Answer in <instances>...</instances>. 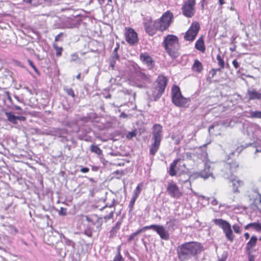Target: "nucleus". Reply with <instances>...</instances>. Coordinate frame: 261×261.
Returning <instances> with one entry per match:
<instances>
[{
  "label": "nucleus",
  "mask_w": 261,
  "mask_h": 261,
  "mask_svg": "<svg viewBox=\"0 0 261 261\" xmlns=\"http://www.w3.org/2000/svg\"><path fill=\"white\" fill-rule=\"evenodd\" d=\"M202 251L200 243L190 242L184 243L177 248V253L179 261H187Z\"/></svg>",
  "instance_id": "1"
},
{
  "label": "nucleus",
  "mask_w": 261,
  "mask_h": 261,
  "mask_svg": "<svg viewBox=\"0 0 261 261\" xmlns=\"http://www.w3.org/2000/svg\"><path fill=\"white\" fill-rule=\"evenodd\" d=\"M163 44L166 50L172 58H175L178 56V40L176 36L168 35L165 38Z\"/></svg>",
  "instance_id": "2"
},
{
  "label": "nucleus",
  "mask_w": 261,
  "mask_h": 261,
  "mask_svg": "<svg viewBox=\"0 0 261 261\" xmlns=\"http://www.w3.org/2000/svg\"><path fill=\"white\" fill-rule=\"evenodd\" d=\"M162 126L160 124H155L153 126L152 143L150 146V153L154 155L159 149L160 143L162 139Z\"/></svg>",
  "instance_id": "3"
},
{
  "label": "nucleus",
  "mask_w": 261,
  "mask_h": 261,
  "mask_svg": "<svg viewBox=\"0 0 261 261\" xmlns=\"http://www.w3.org/2000/svg\"><path fill=\"white\" fill-rule=\"evenodd\" d=\"M168 79L166 77L160 75L158 76L152 90V96L155 101L159 99L164 92L167 86Z\"/></svg>",
  "instance_id": "4"
},
{
  "label": "nucleus",
  "mask_w": 261,
  "mask_h": 261,
  "mask_svg": "<svg viewBox=\"0 0 261 261\" xmlns=\"http://www.w3.org/2000/svg\"><path fill=\"white\" fill-rule=\"evenodd\" d=\"M214 223L220 227L224 233L226 239L232 242L234 236L231 228L230 224L226 221L222 219H215L213 220Z\"/></svg>",
  "instance_id": "5"
},
{
  "label": "nucleus",
  "mask_w": 261,
  "mask_h": 261,
  "mask_svg": "<svg viewBox=\"0 0 261 261\" xmlns=\"http://www.w3.org/2000/svg\"><path fill=\"white\" fill-rule=\"evenodd\" d=\"M172 101L177 107H184L188 99L181 95L179 87L174 86L172 88Z\"/></svg>",
  "instance_id": "6"
},
{
  "label": "nucleus",
  "mask_w": 261,
  "mask_h": 261,
  "mask_svg": "<svg viewBox=\"0 0 261 261\" xmlns=\"http://www.w3.org/2000/svg\"><path fill=\"white\" fill-rule=\"evenodd\" d=\"M238 167L239 164L236 161L225 163L222 170L223 176L229 179L234 176L233 174L237 171Z\"/></svg>",
  "instance_id": "7"
},
{
  "label": "nucleus",
  "mask_w": 261,
  "mask_h": 261,
  "mask_svg": "<svg viewBox=\"0 0 261 261\" xmlns=\"http://www.w3.org/2000/svg\"><path fill=\"white\" fill-rule=\"evenodd\" d=\"M173 17V14L169 11L164 13L160 20L157 21L159 30L164 31L168 29L172 22Z\"/></svg>",
  "instance_id": "8"
},
{
  "label": "nucleus",
  "mask_w": 261,
  "mask_h": 261,
  "mask_svg": "<svg viewBox=\"0 0 261 261\" xmlns=\"http://www.w3.org/2000/svg\"><path fill=\"white\" fill-rule=\"evenodd\" d=\"M195 0L186 1L181 8L182 14L187 17H192L195 14Z\"/></svg>",
  "instance_id": "9"
},
{
  "label": "nucleus",
  "mask_w": 261,
  "mask_h": 261,
  "mask_svg": "<svg viewBox=\"0 0 261 261\" xmlns=\"http://www.w3.org/2000/svg\"><path fill=\"white\" fill-rule=\"evenodd\" d=\"M157 23V21H152L150 17L144 19L143 24L146 33L150 36L153 35L156 30H159Z\"/></svg>",
  "instance_id": "10"
},
{
  "label": "nucleus",
  "mask_w": 261,
  "mask_h": 261,
  "mask_svg": "<svg viewBox=\"0 0 261 261\" xmlns=\"http://www.w3.org/2000/svg\"><path fill=\"white\" fill-rule=\"evenodd\" d=\"M145 228H146V230H154L163 240H168L169 239V234L168 231L162 225L152 224L149 226H145Z\"/></svg>",
  "instance_id": "11"
},
{
  "label": "nucleus",
  "mask_w": 261,
  "mask_h": 261,
  "mask_svg": "<svg viewBox=\"0 0 261 261\" xmlns=\"http://www.w3.org/2000/svg\"><path fill=\"white\" fill-rule=\"evenodd\" d=\"M166 190L168 194L174 198L178 199L182 195V193L180 191L178 187L173 181L168 182Z\"/></svg>",
  "instance_id": "12"
},
{
  "label": "nucleus",
  "mask_w": 261,
  "mask_h": 261,
  "mask_svg": "<svg viewBox=\"0 0 261 261\" xmlns=\"http://www.w3.org/2000/svg\"><path fill=\"white\" fill-rule=\"evenodd\" d=\"M200 28L199 24L196 22L191 24L189 29L186 32L185 35V39L186 40L193 41L197 35Z\"/></svg>",
  "instance_id": "13"
},
{
  "label": "nucleus",
  "mask_w": 261,
  "mask_h": 261,
  "mask_svg": "<svg viewBox=\"0 0 261 261\" xmlns=\"http://www.w3.org/2000/svg\"><path fill=\"white\" fill-rule=\"evenodd\" d=\"M125 37L126 41L130 44H134L138 42L137 34L131 28L126 29Z\"/></svg>",
  "instance_id": "14"
},
{
  "label": "nucleus",
  "mask_w": 261,
  "mask_h": 261,
  "mask_svg": "<svg viewBox=\"0 0 261 261\" xmlns=\"http://www.w3.org/2000/svg\"><path fill=\"white\" fill-rule=\"evenodd\" d=\"M229 181L232 184V190L233 193H240L239 187L242 186L244 182L242 180L239 179L238 177L233 176L230 178Z\"/></svg>",
  "instance_id": "15"
},
{
  "label": "nucleus",
  "mask_w": 261,
  "mask_h": 261,
  "mask_svg": "<svg viewBox=\"0 0 261 261\" xmlns=\"http://www.w3.org/2000/svg\"><path fill=\"white\" fill-rule=\"evenodd\" d=\"M140 59L141 61L144 64H146L149 68L153 67L154 65V61L152 58L147 53L141 54L140 55Z\"/></svg>",
  "instance_id": "16"
},
{
  "label": "nucleus",
  "mask_w": 261,
  "mask_h": 261,
  "mask_svg": "<svg viewBox=\"0 0 261 261\" xmlns=\"http://www.w3.org/2000/svg\"><path fill=\"white\" fill-rule=\"evenodd\" d=\"M247 95L248 96V99L250 100L261 99L260 91H256L254 89L248 90L247 91Z\"/></svg>",
  "instance_id": "17"
},
{
  "label": "nucleus",
  "mask_w": 261,
  "mask_h": 261,
  "mask_svg": "<svg viewBox=\"0 0 261 261\" xmlns=\"http://www.w3.org/2000/svg\"><path fill=\"white\" fill-rule=\"evenodd\" d=\"M178 223L177 219L175 218H170L166 222V225L169 231H174Z\"/></svg>",
  "instance_id": "18"
},
{
  "label": "nucleus",
  "mask_w": 261,
  "mask_h": 261,
  "mask_svg": "<svg viewBox=\"0 0 261 261\" xmlns=\"http://www.w3.org/2000/svg\"><path fill=\"white\" fill-rule=\"evenodd\" d=\"M199 175L200 177L203 178L204 179H206L210 176H212L213 178H214L212 173L210 171V166H205L204 169L199 172Z\"/></svg>",
  "instance_id": "19"
},
{
  "label": "nucleus",
  "mask_w": 261,
  "mask_h": 261,
  "mask_svg": "<svg viewBox=\"0 0 261 261\" xmlns=\"http://www.w3.org/2000/svg\"><path fill=\"white\" fill-rule=\"evenodd\" d=\"M180 159H177L173 161L170 164L169 170V174L171 176H174L176 174V170L175 169L177 163L179 162Z\"/></svg>",
  "instance_id": "20"
},
{
  "label": "nucleus",
  "mask_w": 261,
  "mask_h": 261,
  "mask_svg": "<svg viewBox=\"0 0 261 261\" xmlns=\"http://www.w3.org/2000/svg\"><path fill=\"white\" fill-rule=\"evenodd\" d=\"M178 182L181 184H186L189 182L190 179V175L184 172L179 175Z\"/></svg>",
  "instance_id": "21"
},
{
  "label": "nucleus",
  "mask_w": 261,
  "mask_h": 261,
  "mask_svg": "<svg viewBox=\"0 0 261 261\" xmlns=\"http://www.w3.org/2000/svg\"><path fill=\"white\" fill-rule=\"evenodd\" d=\"M119 55H111L109 59L110 67H111L112 69H115V67L116 62L117 61H119Z\"/></svg>",
  "instance_id": "22"
},
{
  "label": "nucleus",
  "mask_w": 261,
  "mask_h": 261,
  "mask_svg": "<svg viewBox=\"0 0 261 261\" xmlns=\"http://www.w3.org/2000/svg\"><path fill=\"white\" fill-rule=\"evenodd\" d=\"M257 240V237L255 236L251 237L249 241L247 243L246 251H250V249L256 245Z\"/></svg>",
  "instance_id": "23"
},
{
  "label": "nucleus",
  "mask_w": 261,
  "mask_h": 261,
  "mask_svg": "<svg viewBox=\"0 0 261 261\" xmlns=\"http://www.w3.org/2000/svg\"><path fill=\"white\" fill-rule=\"evenodd\" d=\"M192 69L193 71L198 73L200 72L202 70V65L198 59L195 60L194 64L192 66Z\"/></svg>",
  "instance_id": "24"
},
{
  "label": "nucleus",
  "mask_w": 261,
  "mask_h": 261,
  "mask_svg": "<svg viewBox=\"0 0 261 261\" xmlns=\"http://www.w3.org/2000/svg\"><path fill=\"white\" fill-rule=\"evenodd\" d=\"M195 47L197 50L202 52L205 51L204 41L202 38H200L197 40L195 43Z\"/></svg>",
  "instance_id": "25"
},
{
  "label": "nucleus",
  "mask_w": 261,
  "mask_h": 261,
  "mask_svg": "<svg viewBox=\"0 0 261 261\" xmlns=\"http://www.w3.org/2000/svg\"><path fill=\"white\" fill-rule=\"evenodd\" d=\"M5 115L7 116V119L9 122H10L14 124H16L17 123V116L14 115L12 112H6L5 113Z\"/></svg>",
  "instance_id": "26"
},
{
  "label": "nucleus",
  "mask_w": 261,
  "mask_h": 261,
  "mask_svg": "<svg viewBox=\"0 0 261 261\" xmlns=\"http://www.w3.org/2000/svg\"><path fill=\"white\" fill-rule=\"evenodd\" d=\"M249 114V116H248L249 118L261 119V111L251 110Z\"/></svg>",
  "instance_id": "27"
},
{
  "label": "nucleus",
  "mask_w": 261,
  "mask_h": 261,
  "mask_svg": "<svg viewBox=\"0 0 261 261\" xmlns=\"http://www.w3.org/2000/svg\"><path fill=\"white\" fill-rule=\"evenodd\" d=\"M114 199L113 200L112 203L110 204L109 206L110 208H113L112 210L111 211L110 213L108 215H107L104 216V219L106 221L110 220L112 219L113 217L114 213L115 212V208L114 207Z\"/></svg>",
  "instance_id": "28"
},
{
  "label": "nucleus",
  "mask_w": 261,
  "mask_h": 261,
  "mask_svg": "<svg viewBox=\"0 0 261 261\" xmlns=\"http://www.w3.org/2000/svg\"><path fill=\"white\" fill-rule=\"evenodd\" d=\"M146 230V228H145V226L143 227V228H142L141 229H138L137 231H136V232L133 233L129 237V238L127 239V241L128 242H130L131 241H132L136 236H137V235H138L139 234H140V233H141L143 231H144Z\"/></svg>",
  "instance_id": "29"
},
{
  "label": "nucleus",
  "mask_w": 261,
  "mask_h": 261,
  "mask_svg": "<svg viewBox=\"0 0 261 261\" xmlns=\"http://www.w3.org/2000/svg\"><path fill=\"white\" fill-rule=\"evenodd\" d=\"M90 150L91 152H94L97 155H100L102 154V150L97 145H91L90 146Z\"/></svg>",
  "instance_id": "30"
},
{
  "label": "nucleus",
  "mask_w": 261,
  "mask_h": 261,
  "mask_svg": "<svg viewBox=\"0 0 261 261\" xmlns=\"http://www.w3.org/2000/svg\"><path fill=\"white\" fill-rule=\"evenodd\" d=\"M141 186H142L141 184H139L137 186V187H136V189L135 190V191L134 192L133 197L137 199L139 194L141 193Z\"/></svg>",
  "instance_id": "31"
},
{
  "label": "nucleus",
  "mask_w": 261,
  "mask_h": 261,
  "mask_svg": "<svg viewBox=\"0 0 261 261\" xmlns=\"http://www.w3.org/2000/svg\"><path fill=\"white\" fill-rule=\"evenodd\" d=\"M138 76L140 77L143 80L146 82H149L150 79L148 75L146 74L144 72H140L138 73Z\"/></svg>",
  "instance_id": "32"
},
{
  "label": "nucleus",
  "mask_w": 261,
  "mask_h": 261,
  "mask_svg": "<svg viewBox=\"0 0 261 261\" xmlns=\"http://www.w3.org/2000/svg\"><path fill=\"white\" fill-rule=\"evenodd\" d=\"M7 230L8 232L13 234H15L18 232L17 229L12 225L9 226Z\"/></svg>",
  "instance_id": "33"
},
{
  "label": "nucleus",
  "mask_w": 261,
  "mask_h": 261,
  "mask_svg": "<svg viewBox=\"0 0 261 261\" xmlns=\"http://www.w3.org/2000/svg\"><path fill=\"white\" fill-rule=\"evenodd\" d=\"M251 227L257 231L261 232V223L256 222L251 223Z\"/></svg>",
  "instance_id": "34"
},
{
  "label": "nucleus",
  "mask_w": 261,
  "mask_h": 261,
  "mask_svg": "<svg viewBox=\"0 0 261 261\" xmlns=\"http://www.w3.org/2000/svg\"><path fill=\"white\" fill-rule=\"evenodd\" d=\"M64 90L68 95L71 96L73 98L75 97V94L72 89L65 87L64 88Z\"/></svg>",
  "instance_id": "35"
},
{
  "label": "nucleus",
  "mask_w": 261,
  "mask_h": 261,
  "mask_svg": "<svg viewBox=\"0 0 261 261\" xmlns=\"http://www.w3.org/2000/svg\"><path fill=\"white\" fill-rule=\"evenodd\" d=\"M54 47L55 49L56 50V56L57 57L61 56L63 50L62 47H59L56 44H54Z\"/></svg>",
  "instance_id": "36"
},
{
  "label": "nucleus",
  "mask_w": 261,
  "mask_h": 261,
  "mask_svg": "<svg viewBox=\"0 0 261 261\" xmlns=\"http://www.w3.org/2000/svg\"><path fill=\"white\" fill-rule=\"evenodd\" d=\"M217 60L218 61L219 65L220 66V68H223L224 67V62L220 55H217Z\"/></svg>",
  "instance_id": "37"
},
{
  "label": "nucleus",
  "mask_w": 261,
  "mask_h": 261,
  "mask_svg": "<svg viewBox=\"0 0 261 261\" xmlns=\"http://www.w3.org/2000/svg\"><path fill=\"white\" fill-rule=\"evenodd\" d=\"M136 135H137L136 131L135 130L128 132L126 134V137L128 139H131L135 137L136 136Z\"/></svg>",
  "instance_id": "38"
},
{
  "label": "nucleus",
  "mask_w": 261,
  "mask_h": 261,
  "mask_svg": "<svg viewBox=\"0 0 261 261\" xmlns=\"http://www.w3.org/2000/svg\"><path fill=\"white\" fill-rule=\"evenodd\" d=\"M117 232V230L115 229V228L112 227V228L110 231V238H113L114 237H115L116 236Z\"/></svg>",
  "instance_id": "39"
},
{
  "label": "nucleus",
  "mask_w": 261,
  "mask_h": 261,
  "mask_svg": "<svg viewBox=\"0 0 261 261\" xmlns=\"http://www.w3.org/2000/svg\"><path fill=\"white\" fill-rule=\"evenodd\" d=\"M232 228L236 233H241L240 226L238 224H235L233 225Z\"/></svg>",
  "instance_id": "40"
},
{
  "label": "nucleus",
  "mask_w": 261,
  "mask_h": 261,
  "mask_svg": "<svg viewBox=\"0 0 261 261\" xmlns=\"http://www.w3.org/2000/svg\"><path fill=\"white\" fill-rule=\"evenodd\" d=\"M136 199H137L136 198L132 197V199L130 201L129 203V208L130 211H132L133 207H134V203H135Z\"/></svg>",
  "instance_id": "41"
},
{
  "label": "nucleus",
  "mask_w": 261,
  "mask_h": 261,
  "mask_svg": "<svg viewBox=\"0 0 261 261\" xmlns=\"http://www.w3.org/2000/svg\"><path fill=\"white\" fill-rule=\"evenodd\" d=\"M65 134V132L64 130L61 129H57V132L56 135L57 136H59L60 137H63V135Z\"/></svg>",
  "instance_id": "42"
},
{
  "label": "nucleus",
  "mask_w": 261,
  "mask_h": 261,
  "mask_svg": "<svg viewBox=\"0 0 261 261\" xmlns=\"http://www.w3.org/2000/svg\"><path fill=\"white\" fill-rule=\"evenodd\" d=\"M246 253L248 255V260L249 261H254V256L251 254L250 251H246Z\"/></svg>",
  "instance_id": "43"
},
{
  "label": "nucleus",
  "mask_w": 261,
  "mask_h": 261,
  "mask_svg": "<svg viewBox=\"0 0 261 261\" xmlns=\"http://www.w3.org/2000/svg\"><path fill=\"white\" fill-rule=\"evenodd\" d=\"M28 62H29V63L30 65V66H31V67L34 69V71H35L36 73H39V71H38V70L37 68L36 67V66H35V65L34 64V63H33V62H32L31 60H28Z\"/></svg>",
  "instance_id": "44"
},
{
  "label": "nucleus",
  "mask_w": 261,
  "mask_h": 261,
  "mask_svg": "<svg viewBox=\"0 0 261 261\" xmlns=\"http://www.w3.org/2000/svg\"><path fill=\"white\" fill-rule=\"evenodd\" d=\"M121 223H122L121 221H120V220L118 221L117 222V223H116L114 227H113V228H115V229H116L118 231V230L120 229V227L121 224Z\"/></svg>",
  "instance_id": "45"
},
{
  "label": "nucleus",
  "mask_w": 261,
  "mask_h": 261,
  "mask_svg": "<svg viewBox=\"0 0 261 261\" xmlns=\"http://www.w3.org/2000/svg\"><path fill=\"white\" fill-rule=\"evenodd\" d=\"M220 70H221V68L213 69L210 71V73L212 75V76L213 77L215 75V74L216 73V71H220Z\"/></svg>",
  "instance_id": "46"
},
{
  "label": "nucleus",
  "mask_w": 261,
  "mask_h": 261,
  "mask_svg": "<svg viewBox=\"0 0 261 261\" xmlns=\"http://www.w3.org/2000/svg\"><path fill=\"white\" fill-rule=\"evenodd\" d=\"M59 214L62 216H65L66 215V209L63 207H61L59 211Z\"/></svg>",
  "instance_id": "47"
},
{
  "label": "nucleus",
  "mask_w": 261,
  "mask_h": 261,
  "mask_svg": "<svg viewBox=\"0 0 261 261\" xmlns=\"http://www.w3.org/2000/svg\"><path fill=\"white\" fill-rule=\"evenodd\" d=\"M41 0H23V1L25 3L32 4L33 2H34V5L36 4V2H39Z\"/></svg>",
  "instance_id": "48"
},
{
  "label": "nucleus",
  "mask_w": 261,
  "mask_h": 261,
  "mask_svg": "<svg viewBox=\"0 0 261 261\" xmlns=\"http://www.w3.org/2000/svg\"><path fill=\"white\" fill-rule=\"evenodd\" d=\"M119 48V45L118 44H117V46L114 48L112 55H119L117 53Z\"/></svg>",
  "instance_id": "49"
},
{
  "label": "nucleus",
  "mask_w": 261,
  "mask_h": 261,
  "mask_svg": "<svg viewBox=\"0 0 261 261\" xmlns=\"http://www.w3.org/2000/svg\"><path fill=\"white\" fill-rule=\"evenodd\" d=\"M78 58H79V57H78L77 55H76L75 54H72V55H71V60L72 61H75L78 59Z\"/></svg>",
  "instance_id": "50"
},
{
  "label": "nucleus",
  "mask_w": 261,
  "mask_h": 261,
  "mask_svg": "<svg viewBox=\"0 0 261 261\" xmlns=\"http://www.w3.org/2000/svg\"><path fill=\"white\" fill-rule=\"evenodd\" d=\"M232 64L236 69H237L239 66V63L238 62L237 60H233Z\"/></svg>",
  "instance_id": "51"
},
{
  "label": "nucleus",
  "mask_w": 261,
  "mask_h": 261,
  "mask_svg": "<svg viewBox=\"0 0 261 261\" xmlns=\"http://www.w3.org/2000/svg\"><path fill=\"white\" fill-rule=\"evenodd\" d=\"M115 174L121 176L122 175L124 174V172L122 170H117L115 172Z\"/></svg>",
  "instance_id": "52"
},
{
  "label": "nucleus",
  "mask_w": 261,
  "mask_h": 261,
  "mask_svg": "<svg viewBox=\"0 0 261 261\" xmlns=\"http://www.w3.org/2000/svg\"><path fill=\"white\" fill-rule=\"evenodd\" d=\"M211 203L213 205H217L218 204V201L215 198H213V200L211 201Z\"/></svg>",
  "instance_id": "53"
},
{
  "label": "nucleus",
  "mask_w": 261,
  "mask_h": 261,
  "mask_svg": "<svg viewBox=\"0 0 261 261\" xmlns=\"http://www.w3.org/2000/svg\"><path fill=\"white\" fill-rule=\"evenodd\" d=\"M89 169L87 167H83L81 169V171L83 173H87L89 172Z\"/></svg>",
  "instance_id": "54"
},
{
  "label": "nucleus",
  "mask_w": 261,
  "mask_h": 261,
  "mask_svg": "<svg viewBox=\"0 0 261 261\" xmlns=\"http://www.w3.org/2000/svg\"><path fill=\"white\" fill-rule=\"evenodd\" d=\"M63 33H61L58 35H57L55 37V41H59L60 40V37L62 36Z\"/></svg>",
  "instance_id": "55"
},
{
  "label": "nucleus",
  "mask_w": 261,
  "mask_h": 261,
  "mask_svg": "<svg viewBox=\"0 0 261 261\" xmlns=\"http://www.w3.org/2000/svg\"><path fill=\"white\" fill-rule=\"evenodd\" d=\"M18 120L20 121H24L25 120V118L23 116H17V121Z\"/></svg>",
  "instance_id": "56"
},
{
  "label": "nucleus",
  "mask_w": 261,
  "mask_h": 261,
  "mask_svg": "<svg viewBox=\"0 0 261 261\" xmlns=\"http://www.w3.org/2000/svg\"><path fill=\"white\" fill-rule=\"evenodd\" d=\"M14 108L16 110H22L21 107L17 105L13 106Z\"/></svg>",
  "instance_id": "57"
},
{
  "label": "nucleus",
  "mask_w": 261,
  "mask_h": 261,
  "mask_svg": "<svg viewBox=\"0 0 261 261\" xmlns=\"http://www.w3.org/2000/svg\"><path fill=\"white\" fill-rule=\"evenodd\" d=\"M244 236H245V238L246 240L248 239L249 238V237H250V235L249 234V233L248 232H246L245 234H244Z\"/></svg>",
  "instance_id": "58"
},
{
  "label": "nucleus",
  "mask_w": 261,
  "mask_h": 261,
  "mask_svg": "<svg viewBox=\"0 0 261 261\" xmlns=\"http://www.w3.org/2000/svg\"><path fill=\"white\" fill-rule=\"evenodd\" d=\"M251 227V223H249L247 225H246L245 227H244V228L245 229H248L249 227Z\"/></svg>",
  "instance_id": "59"
},
{
  "label": "nucleus",
  "mask_w": 261,
  "mask_h": 261,
  "mask_svg": "<svg viewBox=\"0 0 261 261\" xmlns=\"http://www.w3.org/2000/svg\"><path fill=\"white\" fill-rule=\"evenodd\" d=\"M97 1L100 5H102V4H103V3H105V0H97Z\"/></svg>",
  "instance_id": "60"
},
{
  "label": "nucleus",
  "mask_w": 261,
  "mask_h": 261,
  "mask_svg": "<svg viewBox=\"0 0 261 261\" xmlns=\"http://www.w3.org/2000/svg\"><path fill=\"white\" fill-rule=\"evenodd\" d=\"M219 3L220 5H222L225 3L224 0H219Z\"/></svg>",
  "instance_id": "61"
},
{
  "label": "nucleus",
  "mask_w": 261,
  "mask_h": 261,
  "mask_svg": "<svg viewBox=\"0 0 261 261\" xmlns=\"http://www.w3.org/2000/svg\"><path fill=\"white\" fill-rule=\"evenodd\" d=\"M121 117H122L123 118H126L127 117V115L126 114H125L124 113H122L121 114Z\"/></svg>",
  "instance_id": "62"
},
{
  "label": "nucleus",
  "mask_w": 261,
  "mask_h": 261,
  "mask_svg": "<svg viewBox=\"0 0 261 261\" xmlns=\"http://www.w3.org/2000/svg\"><path fill=\"white\" fill-rule=\"evenodd\" d=\"M117 251H118V253H117V255H121L120 254V246H119L118 248H117Z\"/></svg>",
  "instance_id": "63"
},
{
  "label": "nucleus",
  "mask_w": 261,
  "mask_h": 261,
  "mask_svg": "<svg viewBox=\"0 0 261 261\" xmlns=\"http://www.w3.org/2000/svg\"><path fill=\"white\" fill-rule=\"evenodd\" d=\"M218 261H225V259L223 258H219Z\"/></svg>",
  "instance_id": "64"
}]
</instances>
